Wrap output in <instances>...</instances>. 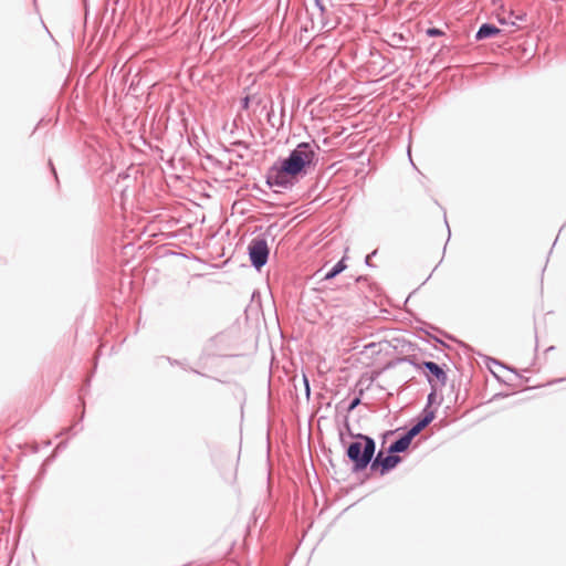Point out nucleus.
<instances>
[{
    "mask_svg": "<svg viewBox=\"0 0 566 566\" xmlns=\"http://www.w3.org/2000/svg\"><path fill=\"white\" fill-rule=\"evenodd\" d=\"M496 18L502 25L510 27L512 31H515L521 28V22L526 21V13H515L513 10H506L504 7H501Z\"/></svg>",
    "mask_w": 566,
    "mask_h": 566,
    "instance_id": "20e7f679",
    "label": "nucleus"
},
{
    "mask_svg": "<svg viewBox=\"0 0 566 566\" xmlns=\"http://www.w3.org/2000/svg\"><path fill=\"white\" fill-rule=\"evenodd\" d=\"M427 33L430 35V36H437V35H440L442 34V32L438 29H428Z\"/></svg>",
    "mask_w": 566,
    "mask_h": 566,
    "instance_id": "9b49d317",
    "label": "nucleus"
},
{
    "mask_svg": "<svg viewBox=\"0 0 566 566\" xmlns=\"http://www.w3.org/2000/svg\"><path fill=\"white\" fill-rule=\"evenodd\" d=\"M427 369L428 371L434 376V378L440 381L441 384H443L447 379V375L446 373L443 371V369L437 365L436 363L433 361H424L422 364Z\"/></svg>",
    "mask_w": 566,
    "mask_h": 566,
    "instance_id": "423d86ee",
    "label": "nucleus"
},
{
    "mask_svg": "<svg viewBox=\"0 0 566 566\" xmlns=\"http://www.w3.org/2000/svg\"><path fill=\"white\" fill-rule=\"evenodd\" d=\"M248 104H249V98H248V97H245V98H244V107H248Z\"/></svg>",
    "mask_w": 566,
    "mask_h": 566,
    "instance_id": "f8f14e48",
    "label": "nucleus"
},
{
    "mask_svg": "<svg viewBox=\"0 0 566 566\" xmlns=\"http://www.w3.org/2000/svg\"><path fill=\"white\" fill-rule=\"evenodd\" d=\"M400 461V458L398 455H382V452H379L376 459L374 460L371 464L373 470H379L380 474H385L388 470L395 468L398 462Z\"/></svg>",
    "mask_w": 566,
    "mask_h": 566,
    "instance_id": "39448f33",
    "label": "nucleus"
},
{
    "mask_svg": "<svg viewBox=\"0 0 566 566\" xmlns=\"http://www.w3.org/2000/svg\"><path fill=\"white\" fill-rule=\"evenodd\" d=\"M249 254L252 264L260 269L266 261L269 255V248L264 240H253L249 247Z\"/></svg>",
    "mask_w": 566,
    "mask_h": 566,
    "instance_id": "7ed1b4c3",
    "label": "nucleus"
},
{
    "mask_svg": "<svg viewBox=\"0 0 566 566\" xmlns=\"http://www.w3.org/2000/svg\"><path fill=\"white\" fill-rule=\"evenodd\" d=\"M411 440L412 438L406 433L403 437H401L400 439H398L396 442H394L390 447H389V451L391 453L394 452H402L405 451L406 449H408V447L410 446L411 443Z\"/></svg>",
    "mask_w": 566,
    "mask_h": 566,
    "instance_id": "0eeeda50",
    "label": "nucleus"
},
{
    "mask_svg": "<svg viewBox=\"0 0 566 566\" xmlns=\"http://www.w3.org/2000/svg\"><path fill=\"white\" fill-rule=\"evenodd\" d=\"M497 33H500V29H497L496 27L491 25V24H483L476 33V39L481 40V39L490 38Z\"/></svg>",
    "mask_w": 566,
    "mask_h": 566,
    "instance_id": "6e6552de",
    "label": "nucleus"
},
{
    "mask_svg": "<svg viewBox=\"0 0 566 566\" xmlns=\"http://www.w3.org/2000/svg\"><path fill=\"white\" fill-rule=\"evenodd\" d=\"M314 157L315 150L308 143L297 145L280 168L271 170L269 182L281 187L292 184V180L312 164Z\"/></svg>",
    "mask_w": 566,
    "mask_h": 566,
    "instance_id": "f257e3e1",
    "label": "nucleus"
},
{
    "mask_svg": "<svg viewBox=\"0 0 566 566\" xmlns=\"http://www.w3.org/2000/svg\"><path fill=\"white\" fill-rule=\"evenodd\" d=\"M433 419L432 415L426 416L422 420H420L416 426H413L409 431L408 434L413 438L416 437L421 430H423Z\"/></svg>",
    "mask_w": 566,
    "mask_h": 566,
    "instance_id": "1a4fd4ad",
    "label": "nucleus"
},
{
    "mask_svg": "<svg viewBox=\"0 0 566 566\" xmlns=\"http://www.w3.org/2000/svg\"><path fill=\"white\" fill-rule=\"evenodd\" d=\"M358 400L354 401L352 405V408H354L357 405Z\"/></svg>",
    "mask_w": 566,
    "mask_h": 566,
    "instance_id": "ddd939ff",
    "label": "nucleus"
},
{
    "mask_svg": "<svg viewBox=\"0 0 566 566\" xmlns=\"http://www.w3.org/2000/svg\"><path fill=\"white\" fill-rule=\"evenodd\" d=\"M346 269L344 260H340L329 272L325 274V279L329 280Z\"/></svg>",
    "mask_w": 566,
    "mask_h": 566,
    "instance_id": "9d476101",
    "label": "nucleus"
},
{
    "mask_svg": "<svg viewBox=\"0 0 566 566\" xmlns=\"http://www.w3.org/2000/svg\"><path fill=\"white\" fill-rule=\"evenodd\" d=\"M360 439L361 441L353 442L347 449V455L356 470L365 469L375 453L374 440L366 436H361Z\"/></svg>",
    "mask_w": 566,
    "mask_h": 566,
    "instance_id": "f03ea898",
    "label": "nucleus"
}]
</instances>
